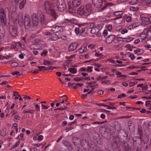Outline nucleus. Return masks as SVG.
Returning <instances> with one entry per match:
<instances>
[{
  "label": "nucleus",
  "instance_id": "nucleus-1",
  "mask_svg": "<svg viewBox=\"0 0 151 151\" xmlns=\"http://www.w3.org/2000/svg\"><path fill=\"white\" fill-rule=\"evenodd\" d=\"M32 22L33 26H37L39 22V19H40V22L41 24L44 23L45 18L44 14L42 13L40 14H36L34 13L32 16Z\"/></svg>",
  "mask_w": 151,
  "mask_h": 151
},
{
  "label": "nucleus",
  "instance_id": "nucleus-2",
  "mask_svg": "<svg viewBox=\"0 0 151 151\" xmlns=\"http://www.w3.org/2000/svg\"><path fill=\"white\" fill-rule=\"evenodd\" d=\"M100 131L102 135L104 136L105 135L109 136L111 135L112 131L111 129V127L109 124L102 126L100 129Z\"/></svg>",
  "mask_w": 151,
  "mask_h": 151
},
{
  "label": "nucleus",
  "instance_id": "nucleus-3",
  "mask_svg": "<svg viewBox=\"0 0 151 151\" xmlns=\"http://www.w3.org/2000/svg\"><path fill=\"white\" fill-rule=\"evenodd\" d=\"M44 8L47 13L51 15L55 19L57 17V15L55 11L51 9V5L48 1H45L44 3Z\"/></svg>",
  "mask_w": 151,
  "mask_h": 151
},
{
  "label": "nucleus",
  "instance_id": "nucleus-4",
  "mask_svg": "<svg viewBox=\"0 0 151 151\" xmlns=\"http://www.w3.org/2000/svg\"><path fill=\"white\" fill-rule=\"evenodd\" d=\"M7 10L9 11L8 7H6L4 9L1 8L0 9V19L2 25L3 26H6L7 24L5 10Z\"/></svg>",
  "mask_w": 151,
  "mask_h": 151
},
{
  "label": "nucleus",
  "instance_id": "nucleus-5",
  "mask_svg": "<svg viewBox=\"0 0 151 151\" xmlns=\"http://www.w3.org/2000/svg\"><path fill=\"white\" fill-rule=\"evenodd\" d=\"M14 15H17V14L14 12H12V17L13 19H18V22L20 25H23L24 24L23 16L21 13H20L17 15V18L16 17H15L14 16Z\"/></svg>",
  "mask_w": 151,
  "mask_h": 151
},
{
  "label": "nucleus",
  "instance_id": "nucleus-6",
  "mask_svg": "<svg viewBox=\"0 0 151 151\" xmlns=\"http://www.w3.org/2000/svg\"><path fill=\"white\" fill-rule=\"evenodd\" d=\"M17 28L15 25L10 26L9 28V32L12 37H16L17 35Z\"/></svg>",
  "mask_w": 151,
  "mask_h": 151
},
{
  "label": "nucleus",
  "instance_id": "nucleus-7",
  "mask_svg": "<svg viewBox=\"0 0 151 151\" xmlns=\"http://www.w3.org/2000/svg\"><path fill=\"white\" fill-rule=\"evenodd\" d=\"M102 24H96L91 30V32L92 34H96L102 28Z\"/></svg>",
  "mask_w": 151,
  "mask_h": 151
},
{
  "label": "nucleus",
  "instance_id": "nucleus-8",
  "mask_svg": "<svg viewBox=\"0 0 151 151\" xmlns=\"http://www.w3.org/2000/svg\"><path fill=\"white\" fill-rule=\"evenodd\" d=\"M25 28L29 29L31 26V22L29 16L28 15H26L24 17V24Z\"/></svg>",
  "mask_w": 151,
  "mask_h": 151
},
{
  "label": "nucleus",
  "instance_id": "nucleus-9",
  "mask_svg": "<svg viewBox=\"0 0 151 151\" xmlns=\"http://www.w3.org/2000/svg\"><path fill=\"white\" fill-rule=\"evenodd\" d=\"M62 144L67 149L70 151L73 150L72 146L70 142L66 140H63L62 141Z\"/></svg>",
  "mask_w": 151,
  "mask_h": 151
},
{
  "label": "nucleus",
  "instance_id": "nucleus-10",
  "mask_svg": "<svg viewBox=\"0 0 151 151\" xmlns=\"http://www.w3.org/2000/svg\"><path fill=\"white\" fill-rule=\"evenodd\" d=\"M92 2L94 6L97 8H100L103 4V0H92Z\"/></svg>",
  "mask_w": 151,
  "mask_h": 151
},
{
  "label": "nucleus",
  "instance_id": "nucleus-11",
  "mask_svg": "<svg viewBox=\"0 0 151 151\" xmlns=\"http://www.w3.org/2000/svg\"><path fill=\"white\" fill-rule=\"evenodd\" d=\"M115 38V36L114 35H109L106 38L105 42L106 43L109 44L111 43Z\"/></svg>",
  "mask_w": 151,
  "mask_h": 151
},
{
  "label": "nucleus",
  "instance_id": "nucleus-12",
  "mask_svg": "<svg viewBox=\"0 0 151 151\" xmlns=\"http://www.w3.org/2000/svg\"><path fill=\"white\" fill-rule=\"evenodd\" d=\"M77 46L78 44L77 43H73L69 46L68 48V50L70 51H72L76 49Z\"/></svg>",
  "mask_w": 151,
  "mask_h": 151
},
{
  "label": "nucleus",
  "instance_id": "nucleus-13",
  "mask_svg": "<svg viewBox=\"0 0 151 151\" xmlns=\"http://www.w3.org/2000/svg\"><path fill=\"white\" fill-rule=\"evenodd\" d=\"M84 7L83 6H81L78 10V14L81 15H85Z\"/></svg>",
  "mask_w": 151,
  "mask_h": 151
},
{
  "label": "nucleus",
  "instance_id": "nucleus-14",
  "mask_svg": "<svg viewBox=\"0 0 151 151\" xmlns=\"http://www.w3.org/2000/svg\"><path fill=\"white\" fill-rule=\"evenodd\" d=\"M88 145L89 148L92 151H97L96 146L94 144V142H91L89 143H88Z\"/></svg>",
  "mask_w": 151,
  "mask_h": 151
},
{
  "label": "nucleus",
  "instance_id": "nucleus-15",
  "mask_svg": "<svg viewBox=\"0 0 151 151\" xmlns=\"http://www.w3.org/2000/svg\"><path fill=\"white\" fill-rule=\"evenodd\" d=\"M81 3V0H73L72 2L73 6L75 7L79 6Z\"/></svg>",
  "mask_w": 151,
  "mask_h": 151
},
{
  "label": "nucleus",
  "instance_id": "nucleus-16",
  "mask_svg": "<svg viewBox=\"0 0 151 151\" xmlns=\"http://www.w3.org/2000/svg\"><path fill=\"white\" fill-rule=\"evenodd\" d=\"M50 38L49 39V40L55 41L58 39V36L57 35L55 34L51 33L50 36Z\"/></svg>",
  "mask_w": 151,
  "mask_h": 151
},
{
  "label": "nucleus",
  "instance_id": "nucleus-17",
  "mask_svg": "<svg viewBox=\"0 0 151 151\" xmlns=\"http://www.w3.org/2000/svg\"><path fill=\"white\" fill-rule=\"evenodd\" d=\"M54 33H57L59 31L61 32L63 29L60 27L56 26L55 27H53L52 29Z\"/></svg>",
  "mask_w": 151,
  "mask_h": 151
},
{
  "label": "nucleus",
  "instance_id": "nucleus-18",
  "mask_svg": "<svg viewBox=\"0 0 151 151\" xmlns=\"http://www.w3.org/2000/svg\"><path fill=\"white\" fill-rule=\"evenodd\" d=\"M58 10L61 12H63L65 9L66 6L65 3L62 4V5L58 6Z\"/></svg>",
  "mask_w": 151,
  "mask_h": 151
},
{
  "label": "nucleus",
  "instance_id": "nucleus-19",
  "mask_svg": "<svg viewBox=\"0 0 151 151\" xmlns=\"http://www.w3.org/2000/svg\"><path fill=\"white\" fill-rule=\"evenodd\" d=\"M139 6H133L130 7L129 9L130 11H137L139 9Z\"/></svg>",
  "mask_w": 151,
  "mask_h": 151
},
{
  "label": "nucleus",
  "instance_id": "nucleus-20",
  "mask_svg": "<svg viewBox=\"0 0 151 151\" xmlns=\"http://www.w3.org/2000/svg\"><path fill=\"white\" fill-rule=\"evenodd\" d=\"M26 3V0H23L19 4V8L20 9H22L24 6V5Z\"/></svg>",
  "mask_w": 151,
  "mask_h": 151
},
{
  "label": "nucleus",
  "instance_id": "nucleus-21",
  "mask_svg": "<svg viewBox=\"0 0 151 151\" xmlns=\"http://www.w3.org/2000/svg\"><path fill=\"white\" fill-rule=\"evenodd\" d=\"M92 12V9H86L85 10V16H88L90 15Z\"/></svg>",
  "mask_w": 151,
  "mask_h": 151
},
{
  "label": "nucleus",
  "instance_id": "nucleus-22",
  "mask_svg": "<svg viewBox=\"0 0 151 151\" xmlns=\"http://www.w3.org/2000/svg\"><path fill=\"white\" fill-rule=\"evenodd\" d=\"M94 22L88 23L87 24V27L89 29H92L95 25Z\"/></svg>",
  "mask_w": 151,
  "mask_h": 151
},
{
  "label": "nucleus",
  "instance_id": "nucleus-23",
  "mask_svg": "<svg viewBox=\"0 0 151 151\" xmlns=\"http://www.w3.org/2000/svg\"><path fill=\"white\" fill-rule=\"evenodd\" d=\"M68 71L73 74H75L77 72L76 69L74 68H70L68 69Z\"/></svg>",
  "mask_w": 151,
  "mask_h": 151
},
{
  "label": "nucleus",
  "instance_id": "nucleus-24",
  "mask_svg": "<svg viewBox=\"0 0 151 151\" xmlns=\"http://www.w3.org/2000/svg\"><path fill=\"white\" fill-rule=\"evenodd\" d=\"M79 139V138L78 137H74L73 138L72 140L73 142V143L75 145H76V143H77L78 142Z\"/></svg>",
  "mask_w": 151,
  "mask_h": 151
},
{
  "label": "nucleus",
  "instance_id": "nucleus-25",
  "mask_svg": "<svg viewBox=\"0 0 151 151\" xmlns=\"http://www.w3.org/2000/svg\"><path fill=\"white\" fill-rule=\"evenodd\" d=\"M129 4L131 5H134L136 4L138 0H129Z\"/></svg>",
  "mask_w": 151,
  "mask_h": 151
},
{
  "label": "nucleus",
  "instance_id": "nucleus-26",
  "mask_svg": "<svg viewBox=\"0 0 151 151\" xmlns=\"http://www.w3.org/2000/svg\"><path fill=\"white\" fill-rule=\"evenodd\" d=\"M123 12L122 11H116L114 12V14L116 16H119L122 15Z\"/></svg>",
  "mask_w": 151,
  "mask_h": 151
},
{
  "label": "nucleus",
  "instance_id": "nucleus-27",
  "mask_svg": "<svg viewBox=\"0 0 151 151\" xmlns=\"http://www.w3.org/2000/svg\"><path fill=\"white\" fill-rule=\"evenodd\" d=\"M65 3H64L63 0H58L57 2V5L58 6Z\"/></svg>",
  "mask_w": 151,
  "mask_h": 151
},
{
  "label": "nucleus",
  "instance_id": "nucleus-28",
  "mask_svg": "<svg viewBox=\"0 0 151 151\" xmlns=\"http://www.w3.org/2000/svg\"><path fill=\"white\" fill-rule=\"evenodd\" d=\"M5 34V30L3 29L0 30V37H4Z\"/></svg>",
  "mask_w": 151,
  "mask_h": 151
},
{
  "label": "nucleus",
  "instance_id": "nucleus-29",
  "mask_svg": "<svg viewBox=\"0 0 151 151\" xmlns=\"http://www.w3.org/2000/svg\"><path fill=\"white\" fill-rule=\"evenodd\" d=\"M35 111L34 110H30L28 111H26L25 110H24L23 113L24 114H26L27 113H30L31 114H32L34 113L35 112Z\"/></svg>",
  "mask_w": 151,
  "mask_h": 151
},
{
  "label": "nucleus",
  "instance_id": "nucleus-30",
  "mask_svg": "<svg viewBox=\"0 0 151 151\" xmlns=\"http://www.w3.org/2000/svg\"><path fill=\"white\" fill-rule=\"evenodd\" d=\"M136 27H137V26L136 25V24L134 23L128 26V28L129 29H131L133 28H135Z\"/></svg>",
  "mask_w": 151,
  "mask_h": 151
},
{
  "label": "nucleus",
  "instance_id": "nucleus-31",
  "mask_svg": "<svg viewBox=\"0 0 151 151\" xmlns=\"http://www.w3.org/2000/svg\"><path fill=\"white\" fill-rule=\"evenodd\" d=\"M11 65L13 67H15L18 65V63L16 62H14L11 63Z\"/></svg>",
  "mask_w": 151,
  "mask_h": 151
},
{
  "label": "nucleus",
  "instance_id": "nucleus-32",
  "mask_svg": "<svg viewBox=\"0 0 151 151\" xmlns=\"http://www.w3.org/2000/svg\"><path fill=\"white\" fill-rule=\"evenodd\" d=\"M91 4L87 3L86 6V9H92Z\"/></svg>",
  "mask_w": 151,
  "mask_h": 151
},
{
  "label": "nucleus",
  "instance_id": "nucleus-33",
  "mask_svg": "<svg viewBox=\"0 0 151 151\" xmlns=\"http://www.w3.org/2000/svg\"><path fill=\"white\" fill-rule=\"evenodd\" d=\"M83 78L82 77H77L73 79L74 80L76 81H82Z\"/></svg>",
  "mask_w": 151,
  "mask_h": 151
},
{
  "label": "nucleus",
  "instance_id": "nucleus-34",
  "mask_svg": "<svg viewBox=\"0 0 151 151\" xmlns=\"http://www.w3.org/2000/svg\"><path fill=\"white\" fill-rule=\"evenodd\" d=\"M69 12L70 13H74L75 12V10L73 8L69 7Z\"/></svg>",
  "mask_w": 151,
  "mask_h": 151
},
{
  "label": "nucleus",
  "instance_id": "nucleus-35",
  "mask_svg": "<svg viewBox=\"0 0 151 151\" xmlns=\"http://www.w3.org/2000/svg\"><path fill=\"white\" fill-rule=\"evenodd\" d=\"M37 68H39V71L43 70L46 68V67L44 66H38Z\"/></svg>",
  "mask_w": 151,
  "mask_h": 151
},
{
  "label": "nucleus",
  "instance_id": "nucleus-36",
  "mask_svg": "<svg viewBox=\"0 0 151 151\" xmlns=\"http://www.w3.org/2000/svg\"><path fill=\"white\" fill-rule=\"evenodd\" d=\"M81 27H79V28L76 27L75 28V31L76 34H80V29H81Z\"/></svg>",
  "mask_w": 151,
  "mask_h": 151
},
{
  "label": "nucleus",
  "instance_id": "nucleus-37",
  "mask_svg": "<svg viewBox=\"0 0 151 151\" xmlns=\"http://www.w3.org/2000/svg\"><path fill=\"white\" fill-rule=\"evenodd\" d=\"M85 28V27L83 28L81 27V29H80V35H82L84 32Z\"/></svg>",
  "mask_w": 151,
  "mask_h": 151
},
{
  "label": "nucleus",
  "instance_id": "nucleus-38",
  "mask_svg": "<svg viewBox=\"0 0 151 151\" xmlns=\"http://www.w3.org/2000/svg\"><path fill=\"white\" fill-rule=\"evenodd\" d=\"M48 53L47 50H44L43 51L41 52V55L42 56L44 55L45 56L47 55V54Z\"/></svg>",
  "mask_w": 151,
  "mask_h": 151
},
{
  "label": "nucleus",
  "instance_id": "nucleus-39",
  "mask_svg": "<svg viewBox=\"0 0 151 151\" xmlns=\"http://www.w3.org/2000/svg\"><path fill=\"white\" fill-rule=\"evenodd\" d=\"M83 83H77L75 84V86H74L73 87V88L74 89H76L77 88V87L78 86H81L82 85H83Z\"/></svg>",
  "mask_w": 151,
  "mask_h": 151
},
{
  "label": "nucleus",
  "instance_id": "nucleus-40",
  "mask_svg": "<svg viewBox=\"0 0 151 151\" xmlns=\"http://www.w3.org/2000/svg\"><path fill=\"white\" fill-rule=\"evenodd\" d=\"M147 34H146L149 39L151 38V30H149L147 32Z\"/></svg>",
  "mask_w": 151,
  "mask_h": 151
},
{
  "label": "nucleus",
  "instance_id": "nucleus-41",
  "mask_svg": "<svg viewBox=\"0 0 151 151\" xmlns=\"http://www.w3.org/2000/svg\"><path fill=\"white\" fill-rule=\"evenodd\" d=\"M149 39L147 35L145 34V37H144V38H143L142 40L143 42H145L147 41Z\"/></svg>",
  "mask_w": 151,
  "mask_h": 151
},
{
  "label": "nucleus",
  "instance_id": "nucleus-42",
  "mask_svg": "<svg viewBox=\"0 0 151 151\" xmlns=\"http://www.w3.org/2000/svg\"><path fill=\"white\" fill-rule=\"evenodd\" d=\"M93 68V67L92 66H88L86 69L87 71L90 72H92Z\"/></svg>",
  "mask_w": 151,
  "mask_h": 151
},
{
  "label": "nucleus",
  "instance_id": "nucleus-43",
  "mask_svg": "<svg viewBox=\"0 0 151 151\" xmlns=\"http://www.w3.org/2000/svg\"><path fill=\"white\" fill-rule=\"evenodd\" d=\"M12 74L13 75H21V74H20L19 72L18 71H14L12 73Z\"/></svg>",
  "mask_w": 151,
  "mask_h": 151
},
{
  "label": "nucleus",
  "instance_id": "nucleus-44",
  "mask_svg": "<svg viewBox=\"0 0 151 151\" xmlns=\"http://www.w3.org/2000/svg\"><path fill=\"white\" fill-rule=\"evenodd\" d=\"M112 29V26L111 25H108L106 27V29H107V30H108L110 32Z\"/></svg>",
  "mask_w": 151,
  "mask_h": 151
},
{
  "label": "nucleus",
  "instance_id": "nucleus-45",
  "mask_svg": "<svg viewBox=\"0 0 151 151\" xmlns=\"http://www.w3.org/2000/svg\"><path fill=\"white\" fill-rule=\"evenodd\" d=\"M149 140V139L147 137H145V139L143 140V142L145 144L147 143Z\"/></svg>",
  "mask_w": 151,
  "mask_h": 151
},
{
  "label": "nucleus",
  "instance_id": "nucleus-46",
  "mask_svg": "<svg viewBox=\"0 0 151 151\" xmlns=\"http://www.w3.org/2000/svg\"><path fill=\"white\" fill-rule=\"evenodd\" d=\"M139 37L142 40L143 38H144V37H145V34L143 33V32H142L139 35Z\"/></svg>",
  "mask_w": 151,
  "mask_h": 151
},
{
  "label": "nucleus",
  "instance_id": "nucleus-47",
  "mask_svg": "<svg viewBox=\"0 0 151 151\" xmlns=\"http://www.w3.org/2000/svg\"><path fill=\"white\" fill-rule=\"evenodd\" d=\"M107 122L106 121L105 122H93V124H103L104 122Z\"/></svg>",
  "mask_w": 151,
  "mask_h": 151
},
{
  "label": "nucleus",
  "instance_id": "nucleus-48",
  "mask_svg": "<svg viewBox=\"0 0 151 151\" xmlns=\"http://www.w3.org/2000/svg\"><path fill=\"white\" fill-rule=\"evenodd\" d=\"M126 96V95L124 93H122L120 94L119 95V96H118L117 98L118 99L121 98L122 97H125Z\"/></svg>",
  "mask_w": 151,
  "mask_h": 151
},
{
  "label": "nucleus",
  "instance_id": "nucleus-49",
  "mask_svg": "<svg viewBox=\"0 0 151 151\" xmlns=\"http://www.w3.org/2000/svg\"><path fill=\"white\" fill-rule=\"evenodd\" d=\"M56 68L55 67H53L52 66H50L49 67L47 68L45 70H53L55 68Z\"/></svg>",
  "mask_w": 151,
  "mask_h": 151
},
{
  "label": "nucleus",
  "instance_id": "nucleus-50",
  "mask_svg": "<svg viewBox=\"0 0 151 151\" xmlns=\"http://www.w3.org/2000/svg\"><path fill=\"white\" fill-rule=\"evenodd\" d=\"M108 34V32L107 30V29H105L103 31V35L105 37Z\"/></svg>",
  "mask_w": 151,
  "mask_h": 151
},
{
  "label": "nucleus",
  "instance_id": "nucleus-51",
  "mask_svg": "<svg viewBox=\"0 0 151 151\" xmlns=\"http://www.w3.org/2000/svg\"><path fill=\"white\" fill-rule=\"evenodd\" d=\"M132 19L131 17L129 16H128L126 18V20L127 22H130L131 21Z\"/></svg>",
  "mask_w": 151,
  "mask_h": 151
},
{
  "label": "nucleus",
  "instance_id": "nucleus-52",
  "mask_svg": "<svg viewBox=\"0 0 151 151\" xmlns=\"http://www.w3.org/2000/svg\"><path fill=\"white\" fill-rule=\"evenodd\" d=\"M142 50V52L143 51V50L142 49H139L137 50H134V52L135 54H137L138 53L140 52Z\"/></svg>",
  "mask_w": 151,
  "mask_h": 151
},
{
  "label": "nucleus",
  "instance_id": "nucleus-53",
  "mask_svg": "<svg viewBox=\"0 0 151 151\" xmlns=\"http://www.w3.org/2000/svg\"><path fill=\"white\" fill-rule=\"evenodd\" d=\"M129 57L132 60L134 59L135 58L134 55L132 54L131 53H129Z\"/></svg>",
  "mask_w": 151,
  "mask_h": 151
},
{
  "label": "nucleus",
  "instance_id": "nucleus-54",
  "mask_svg": "<svg viewBox=\"0 0 151 151\" xmlns=\"http://www.w3.org/2000/svg\"><path fill=\"white\" fill-rule=\"evenodd\" d=\"M35 107L36 108V110L37 111H40V107L39 105H38V104H37L35 106Z\"/></svg>",
  "mask_w": 151,
  "mask_h": 151
},
{
  "label": "nucleus",
  "instance_id": "nucleus-55",
  "mask_svg": "<svg viewBox=\"0 0 151 151\" xmlns=\"http://www.w3.org/2000/svg\"><path fill=\"white\" fill-rule=\"evenodd\" d=\"M41 106L42 107V109H48L49 107V106H46L45 105L42 104L41 105Z\"/></svg>",
  "mask_w": 151,
  "mask_h": 151
},
{
  "label": "nucleus",
  "instance_id": "nucleus-56",
  "mask_svg": "<svg viewBox=\"0 0 151 151\" xmlns=\"http://www.w3.org/2000/svg\"><path fill=\"white\" fill-rule=\"evenodd\" d=\"M127 32L128 30L127 29H124L121 31V33L122 34H124L125 33H127Z\"/></svg>",
  "mask_w": 151,
  "mask_h": 151
},
{
  "label": "nucleus",
  "instance_id": "nucleus-57",
  "mask_svg": "<svg viewBox=\"0 0 151 151\" xmlns=\"http://www.w3.org/2000/svg\"><path fill=\"white\" fill-rule=\"evenodd\" d=\"M36 45H37L38 47L40 48V49H42L44 47V46H43V45H42V44H36Z\"/></svg>",
  "mask_w": 151,
  "mask_h": 151
},
{
  "label": "nucleus",
  "instance_id": "nucleus-58",
  "mask_svg": "<svg viewBox=\"0 0 151 151\" xmlns=\"http://www.w3.org/2000/svg\"><path fill=\"white\" fill-rule=\"evenodd\" d=\"M132 124H133V123L132 121H129L128 122V126L129 129H130V127L132 126Z\"/></svg>",
  "mask_w": 151,
  "mask_h": 151
},
{
  "label": "nucleus",
  "instance_id": "nucleus-59",
  "mask_svg": "<svg viewBox=\"0 0 151 151\" xmlns=\"http://www.w3.org/2000/svg\"><path fill=\"white\" fill-rule=\"evenodd\" d=\"M104 91L102 90H99L98 91V92H97L100 95L103 94H104Z\"/></svg>",
  "mask_w": 151,
  "mask_h": 151
},
{
  "label": "nucleus",
  "instance_id": "nucleus-60",
  "mask_svg": "<svg viewBox=\"0 0 151 151\" xmlns=\"http://www.w3.org/2000/svg\"><path fill=\"white\" fill-rule=\"evenodd\" d=\"M141 18L142 20H144L145 22V21H146L147 20V19H148L147 17H142L141 16Z\"/></svg>",
  "mask_w": 151,
  "mask_h": 151
},
{
  "label": "nucleus",
  "instance_id": "nucleus-61",
  "mask_svg": "<svg viewBox=\"0 0 151 151\" xmlns=\"http://www.w3.org/2000/svg\"><path fill=\"white\" fill-rule=\"evenodd\" d=\"M43 33L44 35H49L50 37L51 35V34L52 33L49 32H43Z\"/></svg>",
  "mask_w": 151,
  "mask_h": 151
},
{
  "label": "nucleus",
  "instance_id": "nucleus-62",
  "mask_svg": "<svg viewBox=\"0 0 151 151\" xmlns=\"http://www.w3.org/2000/svg\"><path fill=\"white\" fill-rule=\"evenodd\" d=\"M43 138V136L42 135H40L38 136L37 139L39 141H40L42 140Z\"/></svg>",
  "mask_w": 151,
  "mask_h": 151
},
{
  "label": "nucleus",
  "instance_id": "nucleus-63",
  "mask_svg": "<svg viewBox=\"0 0 151 151\" xmlns=\"http://www.w3.org/2000/svg\"><path fill=\"white\" fill-rule=\"evenodd\" d=\"M143 99H151V95L149 96H143L142 97Z\"/></svg>",
  "mask_w": 151,
  "mask_h": 151
},
{
  "label": "nucleus",
  "instance_id": "nucleus-64",
  "mask_svg": "<svg viewBox=\"0 0 151 151\" xmlns=\"http://www.w3.org/2000/svg\"><path fill=\"white\" fill-rule=\"evenodd\" d=\"M95 55L97 57H99L101 58L102 57V55L100 53H96Z\"/></svg>",
  "mask_w": 151,
  "mask_h": 151
}]
</instances>
